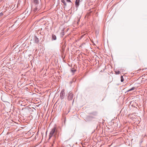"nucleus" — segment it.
Wrapping results in <instances>:
<instances>
[{"mask_svg":"<svg viewBox=\"0 0 147 147\" xmlns=\"http://www.w3.org/2000/svg\"><path fill=\"white\" fill-rule=\"evenodd\" d=\"M69 112V111H67V112H65L64 113V114H66V115H67L68 113Z\"/></svg>","mask_w":147,"mask_h":147,"instance_id":"nucleus-18","label":"nucleus"},{"mask_svg":"<svg viewBox=\"0 0 147 147\" xmlns=\"http://www.w3.org/2000/svg\"><path fill=\"white\" fill-rule=\"evenodd\" d=\"M56 39L57 37L54 34H52V35L51 40H56Z\"/></svg>","mask_w":147,"mask_h":147,"instance_id":"nucleus-6","label":"nucleus"},{"mask_svg":"<svg viewBox=\"0 0 147 147\" xmlns=\"http://www.w3.org/2000/svg\"><path fill=\"white\" fill-rule=\"evenodd\" d=\"M65 0H61V2L63 3V5L65 6H66L67 4L65 1Z\"/></svg>","mask_w":147,"mask_h":147,"instance_id":"nucleus-10","label":"nucleus"},{"mask_svg":"<svg viewBox=\"0 0 147 147\" xmlns=\"http://www.w3.org/2000/svg\"><path fill=\"white\" fill-rule=\"evenodd\" d=\"M80 0H76L75 1V6L76 8L78 7L80 5Z\"/></svg>","mask_w":147,"mask_h":147,"instance_id":"nucleus-5","label":"nucleus"},{"mask_svg":"<svg viewBox=\"0 0 147 147\" xmlns=\"http://www.w3.org/2000/svg\"><path fill=\"white\" fill-rule=\"evenodd\" d=\"M56 127H54L52 129L51 131H50L49 134V138H50L54 134V133L55 132V130H56Z\"/></svg>","mask_w":147,"mask_h":147,"instance_id":"nucleus-3","label":"nucleus"},{"mask_svg":"<svg viewBox=\"0 0 147 147\" xmlns=\"http://www.w3.org/2000/svg\"><path fill=\"white\" fill-rule=\"evenodd\" d=\"M40 9V5H36L34 9V13L38 11Z\"/></svg>","mask_w":147,"mask_h":147,"instance_id":"nucleus-4","label":"nucleus"},{"mask_svg":"<svg viewBox=\"0 0 147 147\" xmlns=\"http://www.w3.org/2000/svg\"><path fill=\"white\" fill-rule=\"evenodd\" d=\"M115 73L116 74H118L120 73V72L119 71H115Z\"/></svg>","mask_w":147,"mask_h":147,"instance_id":"nucleus-14","label":"nucleus"},{"mask_svg":"<svg viewBox=\"0 0 147 147\" xmlns=\"http://www.w3.org/2000/svg\"><path fill=\"white\" fill-rule=\"evenodd\" d=\"M124 81V79L122 76H121V82H122Z\"/></svg>","mask_w":147,"mask_h":147,"instance_id":"nucleus-12","label":"nucleus"},{"mask_svg":"<svg viewBox=\"0 0 147 147\" xmlns=\"http://www.w3.org/2000/svg\"><path fill=\"white\" fill-rule=\"evenodd\" d=\"M136 88L135 87H133L127 91V92H129L132 91Z\"/></svg>","mask_w":147,"mask_h":147,"instance_id":"nucleus-9","label":"nucleus"},{"mask_svg":"<svg viewBox=\"0 0 147 147\" xmlns=\"http://www.w3.org/2000/svg\"><path fill=\"white\" fill-rule=\"evenodd\" d=\"M35 42L36 43H38L39 42L38 38L36 36H35L34 38Z\"/></svg>","mask_w":147,"mask_h":147,"instance_id":"nucleus-7","label":"nucleus"},{"mask_svg":"<svg viewBox=\"0 0 147 147\" xmlns=\"http://www.w3.org/2000/svg\"><path fill=\"white\" fill-rule=\"evenodd\" d=\"M64 89H63L61 90L60 93L59 97L61 100L63 99L65 97V93L64 92Z\"/></svg>","mask_w":147,"mask_h":147,"instance_id":"nucleus-2","label":"nucleus"},{"mask_svg":"<svg viewBox=\"0 0 147 147\" xmlns=\"http://www.w3.org/2000/svg\"><path fill=\"white\" fill-rule=\"evenodd\" d=\"M76 79H75V78H74L70 82V84H72L73 82H75L76 81Z\"/></svg>","mask_w":147,"mask_h":147,"instance_id":"nucleus-11","label":"nucleus"},{"mask_svg":"<svg viewBox=\"0 0 147 147\" xmlns=\"http://www.w3.org/2000/svg\"><path fill=\"white\" fill-rule=\"evenodd\" d=\"M143 140H140V142L139 144H140V147L142 146L141 145V144L143 142Z\"/></svg>","mask_w":147,"mask_h":147,"instance_id":"nucleus-16","label":"nucleus"},{"mask_svg":"<svg viewBox=\"0 0 147 147\" xmlns=\"http://www.w3.org/2000/svg\"><path fill=\"white\" fill-rule=\"evenodd\" d=\"M76 69H74V70L71 69V71L72 73H74L76 71Z\"/></svg>","mask_w":147,"mask_h":147,"instance_id":"nucleus-15","label":"nucleus"},{"mask_svg":"<svg viewBox=\"0 0 147 147\" xmlns=\"http://www.w3.org/2000/svg\"><path fill=\"white\" fill-rule=\"evenodd\" d=\"M34 3L35 4V6L36 5H40V4H39L38 1L37 0H34Z\"/></svg>","mask_w":147,"mask_h":147,"instance_id":"nucleus-8","label":"nucleus"},{"mask_svg":"<svg viewBox=\"0 0 147 147\" xmlns=\"http://www.w3.org/2000/svg\"><path fill=\"white\" fill-rule=\"evenodd\" d=\"M3 15V13H0V16H2Z\"/></svg>","mask_w":147,"mask_h":147,"instance_id":"nucleus-19","label":"nucleus"},{"mask_svg":"<svg viewBox=\"0 0 147 147\" xmlns=\"http://www.w3.org/2000/svg\"><path fill=\"white\" fill-rule=\"evenodd\" d=\"M68 3H70L71 4H72V2L70 0H65Z\"/></svg>","mask_w":147,"mask_h":147,"instance_id":"nucleus-17","label":"nucleus"},{"mask_svg":"<svg viewBox=\"0 0 147 147\" xmlns=\"http://www.w3.org/2000/svg\"><path fill=\"white\" fill-rule=\"evenodd\" d=\"M74 100H73V103L74 102Z\"/></svg>","mask_w":147,"mask_h":147,"instance_id":"nucleus-20","label":"nucleus"},{"mask_svg":"<svg viewBox=\"0 0 147 147\" xmlns=\"http://www.w3.org/2000/svg\"><path fill=\"white\" fill-rule=\"evenodd\" d=\"M25 12H27V14L28 15H29V14H30V12H28V10L27 9H26Z\"/></svg>","mask_w":147,"mask_h":147,"instance_id":"nucleus-13","label":"nucleus"},{"mask_svg":"<svg viewBox=\"0 0 147 147\" xmlns=\"http://www.w3.org/2000/svg\"><path fill=\"white\" fill-rule=\"evenodd\" d=\"M74 94L73 93L70 92H69L67 96V99L69 100H71L73 99L74 97Z\"/></svg>","mask_w":147,"mask_h":147,"instance_id":"nucleus-1","label":"nucleus"}]
</instances>
